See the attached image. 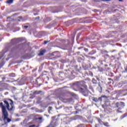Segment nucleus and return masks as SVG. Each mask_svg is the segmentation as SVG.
I'll return each mask as SVG.
<instances>
[{
	"label": "nucleus",
	"mask_w": 127,
	"mask_h": 127,
	"mask_svg": "<svg viewBox=\"0 0 127 127\" xmlns=\"http://www.w3.org/2000/svg\"><path fill=\"white\" fill-rule=\"evenodd\" d=\"M92 82L94 83V84H97V80L95 79V78H93L92 79Z\"/></svg>",
	"instance_id": "nucleus-16"
},
{
	"label": "nucleus",
	"mask_w": 127,
	"mask_h": 127,
	"mask_svg": "<svg viewBox=\"0 0 127 127\" xmlns=\"http://www.w3.org/2000/svg\"><path fill=\"white\" fill-rule=\"evenodd\" d=\"M98 123H99V124H100V125H103L104 122L102 121V120L98 119Z\"/></svg>",
	"instance_id": "nucleus-13"
},
{
	"label": "nucleus",
	"mask_w": 127,
	"mask_h": 127,
	"mask_svg": "<svg viewBox=\"0 0 127 127\" xmlns=\"http://www.w3.org/2000/svg\"><path fill=\"white\" fill-rule=\"evenodd\" d=\"M83 88H84L85 90H84V89H83L82 88H80V90L81 91V92L83 93H85V92H86V91H87V90H88V86L86 85H83Z\"/></svg>",
	"instance_id": "nucleus-6"
},
{
	"label": "nucleus",
	"mask_w": 127,
	"mask_h": 127,
	"mask_svg": "<svg viewBox=\"0 0 127 127\" xmlns=\"http://www.w3.org/2000/svg\"><path fill=\"white\" fill-rule=\"evenodd\" d=\"M7 51H8V48H6L0 53V60L2 58V57H3V56L5 53H6V52H7Z\"/></svg>",
	"instance_id": "nucleus-5"
},
{
	"label": "nucleus",
	"mask_w": 127,
	"mask_h": 127,
	"mask_svg": "<svg viewBox=\"0 0 127 127\" xmlns=\"http://www.w3.org/2000/svg\"><path fill=\"white\" fill-rule=\"evenodd\" d=\"M125 70L126 72H127V65L126 66V67L125 68Z\"/></svg>",
	"instance_id": "nucleus-27"
},
{
	"label": "nucleus",
	"mask_w": 127,
	"mask_h": 127,
	"mask_svg": "<svg viewBox=\"0 0 127 127\" xmlns=\"http://www.w3.org/2000/svg\"><path fill=\"white\" fill-rule=\"evenodd\" d=\"M126 117H127V113L124 114L123 115V118H126Z\"/></svg>",
	"instance_id": "nucleus-18"
},
{
	"label": "nucleus",
	"mask_w": 127,
	"mask_h": 127,
	"mask_svg": "<svg viewBox=\"0 0 127 127\" xmlns=\"http://www.w3.org/2000/svg\"><path fill=\"white\" fill-rule=\"evenodd\" d=\"M2 102L0 103V108H1L2 111V118H3V121L5 124H8L11 122V119L8 118V112L7 110L11 112L13 111L14 109V105L13 104V101L11 99L7 98L3 100Z\"/></svg>",
	"instance_id": "nucleus-1"
},
{
	"label": "nucleus",
	"mask_w": 127,
	"mask_h": 127,
	"mask_svg": "<svg viewBox=\"0 0 127 127\" xmlns=\"http://www.w3.org/2000/svg\"><path fill=\"white\" fill-rule=\"evenodd\" d=\"M3 65H4V63L3 62H1L0 63V68H1Z\"/></svg>",
	"instance_id": "nucleus-14"
},
{
	"label": "nucleus",
	"mask_w": 127,
	"mask_h": 127,
	"mask_svg": "<svg viewBox=\"0 0 127 127\" xmlns=\"http://www.w3.org/2000/svg\"><path fill=\"white\" fill-rule=\"evenodd\" d=\"M5 79V77H4L2 78V79L3 80H4Z\"/></svg>",
	"instance_id": "nucleus-32"
},
{
	"label": "nucleus",
	"mask_w": 127,
	"mask_h": 127,
	"mask_svg": "<svg viewBox=\"0 0 127 127\" xmlns=\"http://www.w3.org/2000/svg\"><path fill=\"white\" fill-rule=\"evenodd\" d=\"M29 127H35V125H31Z\"/></svg>",
	"instance_id": "nucleus-26"
},
{
	"label": "nucleus",
	"mask_w": 127,
	"mask_h": 127,
	"mask_svg": "<svg viewBox=\"0 0 127 127\" xmlns=\"http://www.w3.org/2000/svg\"><path fill=\"white\" fill-rule=\"evenodd\" d=\"M108 80H109V81H112V78H108Z\"/></svg>",
	"instance_id": "nucleus-31"
},
{
	"label": "nucleus",
	"mask_w": 127,
	"mask_h": 127,
	"mask_svg": "<svg viewBox=\"0 0 127 127\" xmlns=\"http://www.w3.org/2000/svg\"><path fill=\"white\" fill-rule=\"evenodd\" d=\"M95 127H98V125L96 124Z\"/></svg>",
	"instance_id": "nucleus-34"
},
{
	"label": "nucleus",
	"mask_w": 127,
	"mask_h": 127,
	"mask_svg": "<svg viewBox=\"0 0 127 127\" xmlns=\"http://www.w3.org/2000/svg\"><path fill=\"white\" fill-rule=\"evenodd\" d=\"M88 54H89V55H93V54H94V53H89Z\"/></svg>",
	"instance_id": "nucleus-29"
},
{
	"label": "nucleus",
	"mask_w": 127,
	"mask_h": 127,
	"mask_svg": "<svg viewBox=\"0 0 127 127\" xmlns=\"http://www.w3.org/2000/svg\"><path fill=\"white\" fill-rule=\"evenodd\" d=\"M18 81L19 83H21V85H23L24 84V79L23 78H22L20 79H18Z\"/></svg>",
	"instance_id": "nucleus-8"
},
{
	"label": "nucleus",
	"mask_w": 127,
	"mask_h": 127,
	"mask_svg": "<svg viewBox=\"0 0 127 127\" xmlns=\"http://www.w3.org/2000/svg\"><path fill=\"white\" fill-rule=\"evenodd\" d=\"M49 42V41H45L44 42V44L46 45L47 43H48Z\"/></svg>",
	"instance_id": "nucleus-20"
},
{
	"label": "nucleus",
	"mask_w": 127,
	"mask_h": 127,
	"mask_svg": "<svg viewBox=\"0 0 127 127\" xmlns=\"http://www.w3.org/2000/svg\"><path fill=\"white\" fill-rule=\"evenodd\" d=\"M6 2V3H9V4H11L13 2V0H8Z\"/></svg>",
	"instance_id": "nucleus-12"
},
{
	"label": "nucleus",
	"mask_w": 127,
	"mask_h": 127,
	"mask_svg": "<svg viewBox=\"0 0 127 127\" xmlns=\"http://www.w3.org/2000/svg\"><path fill=\"white\" fill-rule=\"evenodd\" d=\"M94 11H98V10H95Z\"/></svg>",
	"instance_id": "nucleus-35"
},
{
	"label": "nucleus",
	"mask_w": 127,
	"mask_h": 127,
	"mask_svg": "<svg viewBox=\"0 0 127 127\" xmlns=\"http://www.w3.org/2000/svg\"><path fill=\"white\" fill-rule=\"evenodd\" d=\"M52 110V107H49V113H50V111Z\"/></svg>",
	"instance_id": "nucleus-19"
},
{
	"label": "nucleus",
	"mask_w": 127,
	"mask_h": 127,
	"mask_svg": "<svg viewBox=\"0 0 127 127\" xmlns=\"http://www.w3.org/2000/svg\"><path fill=\"white\" fill-rule=\"evenodd\" d=\"M40 18V16H38V17H36L35 18V20H36V19H39Z\"/></svg>",
	"instance_id": "nucleus-24"
},
{
	"label": "nucleus",
	"mask_w": 127,
	"mask_h": 127,
	"mask_svg": "<svg viewBox=\"0 0 127 127\" xmlns=\"http://www.w3.org/2000/svg\"><path fill=\"white\" fill-rule=\"evenodd\" d=\"M125 106L126 104H125L124 102H117L115 104L116 108H118L117 110V112H119V111H121V110H123V109H124V107H125Z\"/></svg>",
	"instance_id": "nucleus-2"
},
{
	"label": "nucleus",
	"mask_w": 127,
	"mask_h": 127,
	"mask_svg": "<svg viewBox=\"0 0 127 127\" xmlns=\"http://www.w3.org/2000/svg\"><path fill=\"white\" fill-rule=\"evenodd\" d=\"M84 51H85L86 52H88V51H89V49H87V48H84Z\"/></svg>",
	"instance_id": "nucleus-21"
},
{
	"label": "nucleus",
	"mask_w": 127,
	"mask_h": 127,
	"mask_svg": "<svg viewBox=\"0 0 127 127\" xmlns=\"http://www.w3.org/2000/svg\"><path fill=\"white\" fill-rule=\"evenodd\" d=\"M24 28H28V26H24Z\"/></svg>",
	"instance_id": "nucleus-28"
},
{
	"label": "nucleus",
	"mask_w": 127,
	"mask_h": 127,
	"mask_svg": "<svg viewBox=\"0 0 127 127\" xmlns=\"http://www.w3.org/2000/svg\"><path fill=\"white\" fill-rule=\"evenodd\" d=\"M34 15H37V13L34 14Z\"/></svg>",
	"instance_id": "nucleus-36"
},
{
	"label": "nucleus",
	"mask_w": 127,
	"mask_h": 127,
	"mask_svg": "<svg viewBox=\"0 0 127 127\" xmlns=\"http://www.w3.org/2000/svg\"><path fill=\"white\" fill-rule=\"evenodd\" d=\"M11 42L12 44H16L17 43H20V42H22V39L20 38L13 39L11 40Z\"/></svg>",
	"instance_id": "nucleus-4"
},
{
	"label": "nucleus",
	"mask_w": 127,
	"mask_h": 127,
	"mask_svg": "<svg viewBox=\"0 0 127 127\" xmlns=\"http://www.w3.org/2000/svg\"><path fill=\"white\" fill-rule=\"evenodd\" d=\"M92 99L93 102H95V103H97V102H99V100H102V98L99 97L98 99V98H97L96 97H92Z\"/></svg>",
	"instance_id": "nucleus-7"
},
{
	"label": "nucleus",
	"mask_w": 127,
	"mask_h": 127,
	"mask_svg": "<svg viewBox=\"0 0 127 127\" xmlns=\"http://www.w3.org/2000/svg\"><path fill=\"white\" fill-rule=\"evenodd\" d=\"M9 77H13L15 76V73H11L8 74Z\"/></svg>",
	"instance_id": "nucleus-11"
},
{
	"label": "nucleus",
	"mask_w": 127,
	"mask_h": 127,
	"mask_svg": "<svg viewBox=\"0 0 127 127\" xmlns=\"http://www.w3.org/2000/svg\"><path fill=\"white\" fill-rule=\"evenodd\" d=\"M46 51L45 50H42L40 52V53L39 54V55L40 56H42L43 55H44V53H45V52Z\"/></svg>",
	"instance_id": "nucleus-9"
},
{
	"label": "nucleus",
	"mask_w": 127,
	"mask_h": 127,
	"mask_svg": "<svg viewBox=\"0 0 127 127\" xmlns=\"http://www.w3.org/2000/svg\"><path fill=\"white\" fill-rule=\"evenodd\" d=\"M6 82H9V80H7Z\"/></svg>",
	"instance_id": "nucleus-37"
},
{
	"label": "nucleus",
	"mask_w": 127,
	"mask_h": 127,
	"mask_svg": "<svg viewBox=\"0 0 127 127\" xmlns=\"http://www.w3.org/2000/svg\"><path fill=\"white\" fill-rule=\"evenodd\" d=\"M119 1L123 2L124 0H119Z\"/></svg>",
	"instance_id": "nucleus-30"
},
{
	"label": "nucleus",
	"mask_w": 127,
	"mask_h": 127,
	"mask_svg": "<svg viewBox=\"0 0 127 127\" xmlns=\"http://www.w3.org/2000/svg\"><path fill=\"white\" fill-rule=\"evenodd\" d=\"M89 58H91L92 59H96V57H88Z\"/></svg>",
	"instance_id": "nucleus-22"
},
{
	"label": "nucleus",
	"mask_w": 127,
	"mask_h": 127,
	"mask_svg": "<svg viewBox=\"0 0 127 127\" xmlns=\"http://www.w3.org/2000/svg\"><path fill=\"white\" fill-rule=\"evenodd\" d=\"M103 125L104 126H105V127H110V126H109V123L107 122V123H103Z\"/></svg>",
	"instance_id": "nucleus-15"
},
{
	"label": "nucleus",
	"mask_w": 127,
	"mask_h": 127,
	"mask_svg": "<svg viewBox=\"0 0 127 127\" xmlns=\"http://www.w3.org/2000/svg\"><path fill=\"white\" fill-rule=\"evenodd\" d=\"M98 85H99V87H101V83H98Z\"/></svg>",
	"instance_id": "nucleus-33"
},
{
	"label": "nucleus",
	"mask_w": 127,
	"mask_h": 127,
	"mask_svg": "<svg viewBox=\"0 0 127 127\" xmlns=\"http://www.w3.org/2000/svg\"><path fill=\"white\" fill-rule=\"evenodd\" d=\"M38 120H39L40 121H41V120H42V117H39L38 118Z\"/></svg>",
	"instance_id": "nucleus-25"
},
{
	"label": "nucleus",
	"mask_w": 127,
	"mask_h": 127,
	"mask_svg": "<svg viewBox=\"0 0 127 127\" xmlns=\"http://www.w3.org/2000/svg\"><path fill=\"white\" fill-rule=\"evenodd\" d=\"M59 57H60L57 56H56V57H54L53 58V59H54V60H56V59H57V58H59Z\"/></svg>",
	"instance_id": "nucleus-17"
},
{
	"label": "nucleus",
	"mask_w": 127,
	"mask_h": 127,
	"mask_svg": "<svg viewBox=\"0 0 127 127\" xmlns=\"http://www.w3.org/2000/svg\"><path fill=\"white\" fill-rule=\"evenodd\" d=\"M82 48H83V47H80L78 48V50H80L81 49H82Z\"/></svg>",
	"instance_id": "nucleus-23"
},
{
	"label": "nucleus",
	"mask_w": 127,
	"mask_h": 127,
	"mask_svg": "<svg viewBox=\"0 0 127 127\" xmlns=\"http://www.w3.org/2000/svg\"><path fill=\"white\" fill-rule=\"evenodd\" d=\"M65 97H66V95L64 93H62L59 96V98L63 102H68V100L66 99Z\"/></svg>",
	"instance_id": "nucleus-3"
},
{
	"label": "nucleus",
	"mask_w": 127,
	"mask_h": 127,
	"mask_svg": "<svg viewBox=\"0 0 127 127\" xmlns=\"http://www.w3.org/2000/svg\"><path fill=\"white\" fill-rule=\"evenodd\" d=\"M40 93H42V91H35L34 92V95H39V94H40Z\"/></svg>",
	"instance_id": "nucleus-10"
}]
</instances>
